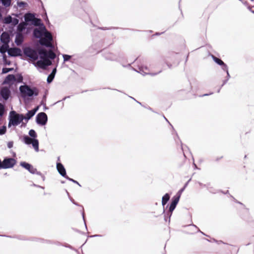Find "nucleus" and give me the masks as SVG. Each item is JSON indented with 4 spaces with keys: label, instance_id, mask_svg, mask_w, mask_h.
Returning a JSON list of instances; mask_svg holds the SVG:
<instances>
[{
    "label": "nucleus",
    "instance_id": "79ce46f5",
    "mask_svg": "<svg viewBox=\"0 0 254 254\" xmlns=\"http://www.w3.org/2000/svg\"><path fill=\"white\" fill-rule=\"evenodd\" d=\"M198 184H199V185L201 187H206V185H202V184L201 183H199Z\"/></svg>",
    "mask_w": 254,
    "mask_h": 254
},
{
    "label": "nucleus",
    "instance_id": "473e14b6",
    "mask_svg": "<svg viewBox=\"0 0 254 254\" xmlns=\"http://www.w3.org/2000/svg\"><path fill=\"white\" fill-rule=\"evenodd\" d=\"M12 69H13L11 68L4 67V68H2V73H6L11 71Z\"/></svg>",
    "mask_w": 254,
    "mask_h": 254
},
{
    "label": "nucleus",
    "instance_id": "39448f33",
    "mask_svg": "<svg viewBox=\"0 0 254 254\" xmlns=\"http://www.w3.org/2000/svg\"><path fill=\"white\" fill-rule=\"evenodd\" d=\"M213 60L215 63H216L222 66V68L223 70L225 71L227 73V79L223 81V83L221 86H223L224 84H225L228 80L230 78V75L228 72V68L227 65L220 59L214 57L213 56L212 57Z\"/></svg>",
    "mask_w": 254,
    "mask_h": 254
},
{
    "label": "nucleus",
    "instance_id": "bf43d9fd",
    "mask_svg": "<svg viewBox=\"0 0 254 254\" xmlns=\"http://www.w3.org/2000/svg\"><path fill=\"white\" fill-rule=\"evenodd\" d=\"M94 237H97V236H98V235H95L94 236Z\"/></svg>",
    "mask_w": 254,
    "mask_h": 254
},
{
    "label": "nucleus",
    "instance_id": "9b49d317",
    "mask_svg": "<svg viewBox=\"0 0 254 254\" xmlns=\"http://www.w3.org/2000/svg\"><path fill=\"white\" fill-rule=\"evenodd\" d=\"M20 165L25 169L27 170L31 174H34L37 172V169L35 168L32 165L28 163L25 162H21L20 163Z\"/></svg>",
    "mask_w": 254,
    "mask_h": 254
},
{
    "label": "nucleus",
    "instance_id": "a19ab883",
    "mask_svg": "<svg viewBox=\"0 0 254 254\" xmlns=\"http://www.w3.org/2000/svg\"><path fill=\"white\" fill-rule=\"evenodd\" d=\"M106 58H107V59H109V60H114V59L112 58L111 57L106 56Z\"/></svg>",
    "mask_w": 254,
    "mask_h": 254
},
{
    "label": "nucleus",
    "instance_id": "cd10ccee",
    "mask_svg": "<svg viewBox=\"0 0 254 254\" xmlns=\"http://www.w3.org/2000/svg\"><path fill=\"white\" fill-rule=\"evenodd\" d=\"M28 133L29 135L33 138H35L37 136V133L34 129H30Z\"/></svg>",
    "mask_w": 254,
    "mask_h": 254
},
{
    "label": "nucleus",
    "instance_id": "f8f14e48",
    "mask_svg": "<svg viewBox=\"0 0 254 254\" xmlns=\"http://www.w3.org/2000/svg\"><path fill=\"white\" fill-rule=\"evenodd\" d=\"M10 91L8 87H3L1 88L0 94L3 99L7 100L10 96Z\"/></svg>",
    "mask_w": 254,
    "mask_h": 254
},
{
    "label": "nucleus",
    "instance_id": "5fc2aeb1",
    "mask_svg": "<svg viewBox=\"0 0 254 254\" xmlns=\"http://www.w3.org/2000/svg\"><path fill=\"white\" fill-rule=\"evenodd\" d=\"M244 4H247V2H245Z\"/></svg>",
    "mask_w": 254,
    "mask_h": 254
},
{
    "label": "nucleus",
    "instance_id": "4d7b16f0",
    "mask_svg": "<svg viewBox=\"0 0 254 254\" xmlns=\"http://www.w3.org/2000/svg\"><path fill=\"white\" fill-rule=\"evenodd\" d=\"M248 8H249L251 11H252L251 8H250V7H248Z\"/></svg>",
    "mask_w": 254,
    "mask_h": 254
},
{
    "label": "nucleus",
    "instance_id": "c9c22d12",
    "mask_svg": "<svg viewBox=\"0 0 254 254\" xmlns=\"http://www.w3.org/2000/svg\"><path fill=\"white\" fill-rule=\"evenodd\" d=\"M7 145L8 148H11L13 145V142L12 141L8 142Z\"/></svg>",
    "mask_w": 254,
    "mask_h": 254
},
{
    "label": "nucleus",
    "instance_id": "423d86ee",
    "mask_svg": "<svg viewBox=\"0 0 254 254\" xmlns=\"http://www.w3.org/2000/svg\"><path fill=\"white\" fill-rule=\"evenodd\" d=\"M23 52L25 56L34 61L36 60L38 58V54L36 51L29 47L24 48Z\"/></svg>",
    "mask_w": 254,
    "mask_h": 254
},
{
    "label": "nucleus",
    "instance_id": "09e8293b",
    "mask_svg": "<svg viewBox=\"0 0 254 254\" xmlns=\"http://www.w3.org/2000/svg\"><path fill=\"white\" fill-rule=\"evenodd\" d=\"M46 98V95H44V97H43V99H45Z\"/></svg>",
    "mask_w": 254,
    "mask_h": 254
},
{
    "label": "nucleus",
    "instance_id": "0eeeda50",
    "mask_svg": "<svg viewBox=\"0 0 254 254\" xmlns=\"http://www.w3.org/2000/svg\"><path fill=\"white\" fill-rule=\"evenodd\" d=\"M48 117L46 113L41 112L36 116V123L40 125H45L47 122Z\"/></svg>",
    "mask_w": 254,
    "mask_h": 254
},
{
    "label": "nucleus",
    "instance_id": "4468645a",
    "mask_svg": "<svg viewBox=\"0 0 254 254\" xmlns=\"http://www.w3.org/2000/svg\"><path fill=\"white\" fill-rule=\"evenodd\" d=\"M57 169L59 173V174L64 178H65L67 175L66 174V171L64 166L61 163H57Z\"/></svg>",
    "mask_w": 254,
    "mask_h": 254
},
{
    "label": "nucleus",
    "instance_id": "5701e85b",
    "mask_svg": "<svg viewBox=\"0 0 254 254\" xmlns=\"http://www.w3.org/2000/svg\"><path fill=\"white\" fill-rule=\"evenodd\" d=\"M26 25L27 24L26 22H22L20 23L17 26L18 32L22 33V32L26 28Z\"/></svg>",
    "mask_w": 254,
    "mask_h": 254
},
{
    "label": "nucleus",
    "instance_id": "2f4dec72",
    "mask_svg": "<svg viewBox=\"0 0 254 254\" xmlns=\"http://www.w3.org/2000/svg\"><path fill=\"white\" fill-rule=\"evenodd\" d=\"M4 106L0 103V116H2L4 114Z\"/></svg>",
    "mask_w": 254,
    "mask_h": 254
},
{
    "label": "nucleus",
    "instance_id": "ea45409f",
    "mask_svg": "<svg viewBox=\"0 0 254 254\" xmlns=\"http://www.w3.org/2000/svg\"><path fill=\"white\" fill-rule=\"evenodd\" d=\"M0 169H3V161L1 162L0 159Z\"/></svg>",
    "mask_w": 254,
    "mask_h": 254
},
{
    "label": "nucleus",
    "instance_id": "f704fd0d",
    "mask_svg": "<svg viewBox=\"0 0 254 254\" xmlns=\"http://www.w3.org/2000/svg\"><path fill=\"white\" fill-rule=\"evenodd\" d=\"M63 57L64 62L67 61L71 58V56L67 55H63Z\"/></svg>",
    "mask_w": 254,
    "mask_h": 254
},
{
    "label": "nucleus",
    "instance_id": "ddd939ff",
    "mask_svg": "<svg viewBox=\"0 0 254 254\" xmlns=\"http://www.w3.org/2000/svg\"><path fill=\"white\" fill-rule=\"evenodd\" d=\"M45 30H46V28L44 26L41 27L39 29H35L33 32L34 36L37 38H41L44 35Z\"/></svg>",
    "mask_w": 254,
    "mask_h": 254
},
{
    "label": "nucleus",
    "instance_id": "37998d69",
    "mask_svg": "<svg viewBox=\"0 0 254 254\" xmlns=\"http://www.w3.org/2000/svg\"><path fill=\"white\" fill-rule=\"evenodd\" d=\"M167 64L169 68H171L172 67V65L171 64H168V63H167Z\"/></svg>",
    "mask_w": 254,
    "mask_h": 254
},
{
    "label": "nucleus",
    "instance_id": "6ab92c4d",
    "mask_svg": "<svg viewBox=\"0 0 254 254\" xmlns=\"http://www.w3.org/2000/svg\"><path fill=\"white\" fill-rule=\"evenodd\" d=\"M15 80V77L13 74H8L4 79L3 83L10 84L12 83Z\"/></svg>",
    "mask_w": 254,
    "mask_h": 254
},
{
    "label": "nucleus",
    "instance_id": "aec40b11",
    "mask_svg": "<svg viewBox=\"0 0 254 254\" xmlns=\"http://www.w3.org/2000/svg\"><path fill=\"white\" fill-rule=\"evenodd\" d=\"M40 44L41 45L45 46L47 47L52 48L53 46L50 41H48L47 39L44 38H40Z\"/></svg>",
    "mask_w": 254,
    "mask_h": 254
},
{
    "label": "nucleus",
    "instance_id": "7ed1b4c3",
    "mask_svg": "<svg viewBox=\"0 0 254 254\" xmlns=\"http://www.w3.org/2000/svg\"><path fill=\"white\" fill-rule=\"evenodd\" d=\"M24 119L23 115L17 114L14 111H12L9 114V121L8 123V127L11 126H16L20 124Z\"/></svg>",
    "mask_w": 254,
    "mask_h": 254
},
{
    "label": "nucleus",
    "instance_id": "6e6552de",
    "mask_svg": "<svg viewBox=\"0 0 254 254\" xmlns=\"http://www.w3.org/2000/svg\"><path fill=\"white\" fill-rule=\"evenodd\" d=\"M16 164V161L12 158H5L3 161V169L13 167Z\"/></svg>",
    "mask_w": 254,
    "mask_h": 254
},
{
    "label": "nucleus",
    "instance_id": "1a4fd4ad",
    "mask_svg": "<svg viewBox=\"0 0 254 254\" xmlns=\"http://www.w3.org/2000/svg\"><path fill=\"white\" fill-rule=\"evenodd\" d=\"M180 195H175L172 198V200L171 202V203L169 207V212L170 213V217L172 215V213L173 211V210L176 208L179 201L180 199Z\"/></svg>",
    "mask_w": 254,
    "mask_h": 254
},
{
    "label": "nucleus",
    "instance_id": "6e6d98bb",
    "mask_svg": "<svg viewBox=\"0 0 254 254\" xmlns=\"http://www.w3.org/2000/svg\"><path fill=\"white\" fill-rule=\"evenodd\" d=\"M220 89H219L218 90V92H220Z\"/></svg>",
    "mask_w": 254,
    "mask_h": 254
},
{
    "label": "nucleus",
    "instance_id": "49530a36",
    "mask_svg": "<svg viewBox=\"0 0 254 254\" xmlns=\"http://www.w3.org/2000/svg\"><path fill=\"white\" fill-rule=\"evenodd\" d=\"M210 94H211V93H210ZM210 95V94H205L203 95H202V96H207V95Z\"/></svg>",
    "mask_w": 254,
    "mask_h": 254
},
{
    "label": "nucleus",
    "instance_id": "864d4df0",
    "mask_svg": "<svg viewBox=\"0 0 254 254\" xmlns=\"http://www.w3.org/2000/svg\"><path fill=\"white\" fill-rule=\"evenodd\" d=\"M2 15H1V14L0 13V19L1 18Z\"/></svg>",
    "mask_w": 254,
    "mask_h": 254
},
{
    "label": "nucleus",
    "instance_id": "13d9d810",
    "mask_svg": "<svg viewBox=\"0 0 254 254\" xmlns=\"http://www.w3.org/2000/svg\"><path fill=\"white\" fill-rule=\"evenodd\" d=\"M101 29H104V30H105V29L103 28H101Z\"/></svg>",
    "mask_w": 254,
    "mask_h": 254
},
{
    "label": "nucleus",
    "instance_id": "a878e982",
    "mask_svg": "<svg viewBox=\"0 0 254 254\" xmlns=\"http://www.w3.org/2000/svg\"><path fill=\"white\" fill-rule=\"evenodd\" d=\"M9 49V48L8 44L5 45L3 44V45H2L0 47V53H1L2 54H4L6 51L8 52Z\"/></svg>",
    "mask_w": 254,
    "mask_h": 254
},
{
    "label": "nucleus",
    "instance_id": "a211bd4d",
    "mask_svg": "<svg viewBox=\"0 0 254 254\" xmlns=\"http://www.w3.org/2000/svg\"><path fill=\"white\" fill-rule=\"evenodd\" d=\"M38 109V107H37L33 110L29 111L26 114V117H24V119H26L27 120H29V119H30L33 116H34L36 112L37 111Z\"/></svg>",
    "mask_w": 254,
    "mask_h": 254
},
{
    "label": "nucleus",
    "instance_id": "8fccbe9b",
    "mask_svg": "<svg viewBox=\"0 0 254 254\" xmlns=\"http://www.w3.org/2000/svg\"><path fill=\"white\" fill-rule=\"evenodd\" d=\"M71 201L73 202V203H74V204H76V203L73 201V200H72L71 199Z\"/></svg>",
    "mask_w": 254,
    "mask_h": 254
},
{
    "label": "nucleus",
    "instance_id": "680f3d73",
    "mask_svg": "<svg viewBox=\"0 0 254 254\" xmlns=\"http://www.w3.org/2000/svg\"><path fill=\"white\" fill-rule=\"evenodd\" d=\"M251 1H253L254 0H251Z\"/></svg>",
    "mask_w": 254,
    "mask_h": 254
},
{
    "label": "nucleus",
    "instance_id": "052dcab7",
    "mask_svg": "<svg viewBox=\"0 0 254 254\" xmlns=\"http://www.w3.org/2000/svg\"><path fill=\"white\" fill-rule=\"evenodd\" d=\"M199 232H201V233H202V234H203L202 232H201L200 230H199Z\"/></svg>",
    "mask_w": 254,
    "mask_h": 254
},
{
    "label": "nucleus",
    "instance_id": "f03ea898",
    "mask_svg": "<svg viewBox=\"0 0 254 254\" xmlns=\"http://www.w3.org/2000/svg\"><path fill=\"white\" fill-rule=\"evenodd\" d=\"M19 90L23 97L37 96L39 94V90L37 88H31L27 85L20 86Z\"/></svg>",
    "mask_w": 254,
    "mask_h": 254
},
{
    "label": "nucleus",
    "instance_id": "4c0bfd02",
    "mask_svg": "<svg viewBox=\"0 0 254 254\" xmlns=\"http://www.w3.org/2000/svg\"><path fill=\"white\" fill-rule=\"evenodd\" d=\"M35 174H37L38 175L41 176L42 177L43 180H44L45 177L42 174V173L40 172H38V171H37V172L35 173Z\"/></svg>",
    "mask_w": 254,
    "mask_h": 254
},
{
    "label": "nucleus",
    "instance_id": "b1692460",
    "mask_svg": "<svg viewBox=\"0 0 254 254\" xmlns=\"http://www.w3.org/2000/svg\"><path fill=\"white\" fill-rule=\"evenodd\" d=\"M43 36L45 37L44 38H46L51 42L53 40V37L51 33L48 31L46 29L44 31Z\"/></svg>",
    "mask_w": 254,
    "mask_h": 254
},
{
    "label": "nucleus",
    "instance_id": "de8ad7c7",
    "mask_svg": "<svg viewBox=\"0 0 254 254\" xmlns=\"http://www.w3.org/2000/svg\"><path fill=\"white\" fill-rule=\"evenodd\" d=\"M3 60H5L6 59V56H5V55H4V56H3Z\"/></svg>",
    "mask_w": 254,
    "mask_h": 254
},
{
    "label": "nucleus",
    "instance_id": "f3484780",
    "mask_svg": "<svg viewBox=\"0 0 254 254\" xmlns=\"http://www.w3.org/2000/svg\"><path fill=\"white\" fill-rule=\"evenodd\" d=\"M10 38L9 35L5 32L2 33L0 37V41L4 44H8L9 42Z\"/></svg>",
    "mask_w": 254,
    "mask_h": 254
},
{
    "label": "nucleus",
    "instance_id": "9d476101",
    "mask_svg": "<svg viewBox=\"0 0 254 254\" xmlns=\"http://www.w3.org/2000/svg\"><path fill=\"white\" fill-rule=\"evenodd\" d=\"M21 50L18 48H11L8 50V54L11 57L21 56Z\"/></svg>",
    "mask_w": 254,
    "mask_h": 254
},
{
    "label": "nucleus",
    "instance_id": "20e7f679",
    "mask_svg": "<svg viewBox=\"0 0 254 254\" xmlns=\"http://www.w3.org/2000/svg\"><path fill=\"white\" fill-rule=\"evenodd\" d=\"M22 141L26 144H32V146L36 152L39 151V141L36 138H31L27 135L23 137Z\"/></svg>",
    "mask_w": 254,
    "mask_h": 254
},
{
    "label": "nucleus",
    "instance_id": "72a5a7b5",
    "mask_svg": "<svg viewBox=\"0 0 254 254\" xmlns=\"http://www.w3.org/2000/svg\"><path fill=\"white\" fill-rule=\"evenodd\" d=\"M65 178L67 180H69V181H71L75 184H77L79 186L81 187V185L79 184V183L78 182H77L76 181H75L71 178H69L67 176Z\"/></svg>",
    "mask_w": 254,
    "mask_h": 254
},
{
    "label": "nucleus",
    "instance_id": "58836bf2",
    "mask_svg": "<svg viewBox=\"0 0 254 254\" xmlns=\"http://www.w3.org/2000/svg\"><path fill=\"white\" fill-rule=\"evenodd\" d=\"M187 185V184H186V185H185V187H186ZM185 187H184V188H182V189H181V190L179 191V192H178V193L179 194V195H180H180H181V193L184 191V189H185Z\"/></svg>",
    "mask_w": 254,
    "mask_h": 254
},
{
    "label": "nucleus",
    "instance_id": "c03bdc74",
    "mask_svg": "<svg viewBox=\"0 0 254 254\" xmlns=\"http://www.w3.org/2000/svg\"><path fill=\"white\" fill-rule=\"evenodd\" d=\"M82 217H83V219L84 220V221H85V220H84V212L82 213Z\"/></svg>",
    "mask_w": 254,
    "mask_h": 254
},
{
    "label": "nucleus",
    "instance_id": "603ef678",
    "mask_svg": "<svg viewBox=\"0 0 254 254\" xmlns=\"http://www.w3.org/2000/svg\"><path fill=\"white\" fill-rule=\"evenodd\" d=\"M164 119H165V120H166L167 122H168V120H167V119L165 117H164Z\"/></svg>",
    "mask_w": 254,
    "mask_h": 254
},
{
    "label": "nucleus",
    "instance_id": "393cba45",
    "mask_svg": "<svg viewBox=\"0 0 254 254\" xmlns=\"http://www.w3.org/2000/svg\"><path fill=\"white\" fill-rule=\"evenodd\" d=\"M170 199V195L168 193H166L162 198V204L163 206L167 203Z\"/></svg>",
    "mask_w": 254,
    "mask_h": 254
},
{
    "label": "nucleus",
    "instance_id": "dca6fc26",
    "mask_svg": "<svg viewBox=\"0 0 254 254\" xmlns=\"http://www.w3.org/2000/svg\"><path fill=\"white\" fill-rule=\"evenodd\" d=\"M23 39L22 33L17 32L15 36V43L17 46L20 45L23 41Z\"/></svg>",
    "mask_w": 254,
    "mask_h": 254
},
{
    "label": "nucleus",
    "instance_id": "a18cd8bd",
    "mask_svg": "<svg viewBox=\"0 0 254 254\" xmlns=\"http://www.w3.org/2000/svg\"><path fill=\"white\" fill-rule=\"evenodd\" d=\"M24 2H21L19 4L20 5H24Z\"/></svg>",
    "mask_w": 254,
    "mask_h": 254
},
{
    "label": "nucleus",
    "instance_id": "2eb2a0df",
    "mask_svg": "<svg viewBox=\"0 0 254 254\" xmlns=\"http://www.w3.org/2000/svg\"><path fill=\"white\" fill-rule=\"evenodd\" d=\"M137 72L141 73L142 75L147 74H151V75H155L157 73H149V70L148 68L146 66H139L138 67V70H135Z\"/></svg>",
    "mask_w": 254,
    "mask_h": 254
},
{
    "label": "nucleus",
    "instance_id": "412c9836",
    "mask_svg": "<svg viewBox=\"0 0 254 254\" xmlns=\"http://www.w3.org/2000/svg\"><path fill=\"white\" fill-rule=\"evenodd\" d=\"M56 72H57V69L55 67L53 69L51 74L50 75H49V76H48L47 81L48 83H50L51 82H52V81L53 80V79L55 77Z\"/></svg>",
    "mask_w": 254,
    "mask_h": 254
},
{
    "label": "nucleus",
    "instance_id": "7c9ffc66",
    "mask_svg": "<svg viewBox=\"0 0 254 254\" xmlns=\"http://www.w3.org/2000/svg\"><path fill=\"white\" fill-rule=\"evenodd\" d=\"M6 131V128L5 126H3L1 127H0V135L5 134Z\"/></svg>",
    "mask_w": 254,
    "mask_h": 254
},
{
    "label": "nucleus",
    "instance_id": "f257e3e1",
    "mask_svg": "<svg viewBox=\"0 0 254 254\" xmlns=\"http://www.w3.org/2000/svg\"><path fill=\"white\" fill-rule=\"evenodd\" d=\"M38 54L40 58L42 59L43 61H38L36 63H34V64L43 69H46L47 66L52 64V62L49 59L53 60L56 56L55 53L52 50H49V52H47V50L44 49H40L38 51Z\"/></svg>",
    "mask_w": 254,
    "mask_h": 254
},
{
    "label": "nucleus",
    "instance_id": "4be33fe9",
    "mask_svg": "<svg viewBox=\"0 0 254 254\" xmlns=\"http://www.w3.org/2000/svg\"><path fill=\"white\" fill-rule=\"evenodd\" d=\"M35 16L34 14L30 13L25 14L24 16L25 21L27 22H32L34 20Z\"/></svg>",
    "mask_w": 254,
    "mask_h": 254
},
{
    "label": "nucleus",
    "instance_id": "c756f323",
    "mask_svg": "<svg viewBox=\"0 0 254 254\" xmlns=\"http://www.w3.org/2000/svg\"><path fill=\"white\" fill-rule=\"evenodd\" d=\"M12 22V18L10 16L5 17L4 22L6 24H9Z\"/></svg>",
    "mask_w": 254,
    "mask_h": 254
},
{
    "label": "nucleus",
    "instance_id": "c85d7f7f",
    "mask_svg": "<svg viewBox=\"0 0 254 254\" xmlns=\"http://www.w3.org/2000/svg\"><path fill=\"white\" fill-rule=\"evenodd\" d=\"M2 5L5 7L9 6L11 4V0H1Z\"/></svg>",
    "mask_w": 254,
    "mask_h": 254
},
{
    "label": "nucleus",
    "instance_id": "bb28decb",
    "mask_svg": "<svg viewBox=\"0 0 254 254\" xmlns=\"http://www.w3.org/2000/svg\"><path fill=\"white\" fill-rule=\"evenodd\" d=\"M32 23L35 26H40L41 25V20L40 19L34 17ZM42 25L44 26L43 24H42Z\"/></svg>",
    "mask_w": 254,
    "mask_h": 254
},
{
    "label": "nucleus",
    "instance_id": "3c124183",
    "mask_svg": "<svg viewBox=\"0 0 254 254\" xmlns=\"http://www.w3.org/2000/svg\"><path fill=\"white\" fill-rule=\"evenodd\" d=\"M164 119H165V120H166L167 122H168V120H167V119L165 117H164Z\"/></svg>",
    "mask_w": 254,
    "mask_h": 254
},
{
    "label": "nucleus",
    "instance_id": "e433bc0d",
    "mask_svg": "<svg viewBox=\"0 0 254 254\" xmlns=\"http://www.w3.org/2000/svg\"><path fill=\"white\" fill-rule=\"evenodd\" d=\"M19 20L17 18H14L12 20L13 24L15 25L18 23Z\"/></svg>",
    "mask_w": 254,
    "mask_h": 254
}]
</instances>
